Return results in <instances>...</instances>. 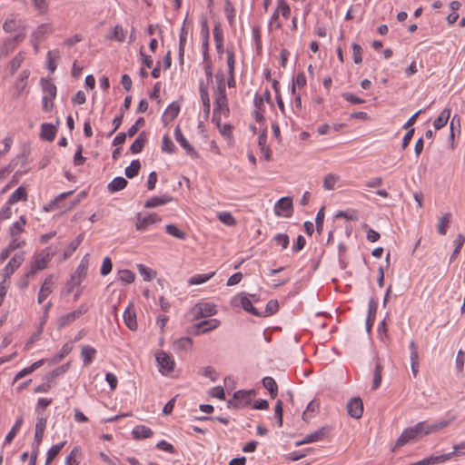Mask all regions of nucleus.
<instances>
[{
    "instance_id": "obj_3",
    "label": "nucleus",
    "mask_w": 465,
    "mask_h": 465,
    "mask_svg": "<svg viewBox=\"0 0 465 465\" xmlns=\"http://www.w3.org/2000/svg\"><path fill=\"white\" fill-rule=\"evenodd\" d=\"M219 325L220 321L217 319L204 320L188 328L187 332L189 334L200 335L216 329Z\"/></svg>"
},
{
    "instance_id": "obj_1",
    "label": "nucleus",
    "mask_w": 465,
    "mask_h": 465,
    "mask_svg": "<svg viewBox=\"0 0 465 465\" xmlns=\"http://www.w3.org/2000/svg\"><path fill=\"white\" fill-rule=\"evenodd\" d=\"M454 419L455 418L453 417L450 420H442L431 424L420 421L412 427L405 429L398 438L392 451H395L397 448L402 447L407 443L417 441L423 436L439 431L440 430L449 426Z\"/></svg>"
},
{
    "instance_id": "obj_62",
    "label": "nucleus",
    "mask_w": 465,
    "mask_h": 465,
    "mask_svg": "<svg viewBox=\"0 0 465 465\" xmlns=\"http://www.w3.org/2000/svg\"><path fill=\"white\" fill-rule=\"evenodd\" d=\"M277 244H280L282 250L286 249L289 245L290 239L286 233H278L272 239Z\"/></svg>"
},
{
    "instance_id": "obj_54",
    "label": "nucleus",
    "mask_w": 465,
    "mask_h": 465,
    "mask_svg": "<svg viewBox=\"0 0 465 465\" xmlns=\"http://www.w3.org/2000/svg\"><path fill=\"white\" fill-rule=\"evenodd\" d=\"M464 242H465V237L461 233H459L454 241V243L456 246H455V249L450 256V262H452V260L455 259L456 256L460 253V249L463 246Z\"/></svg>"
},
{
    "instance_id": "obj_9",
    "label": "nucleus",
    "mask_w": 465,
    "mask_h": 465,
    "mask_svg": "<svg viewBox=\"0 0 465 465\" xmlns=\"http://www.w3.org/2000/svg\"><path fill=\"white\" fill-rule=\"evenodd\" d=\"M292 199L291 197L281 198L274 206V212L277 216L291 217L292 214Z\"/></svg>"
},
{
    "instance_id": "obj_18",
    "label": "nucleus",
    "mask_w": 465,
    "mask_h": 465,
    "mask_svg": "<svg viewBox=\"0 0 465 465\" xmlns=\"http://www.w3.org/2000/svg\"><path fill=\"white\" fill-rule=\"evenodd\" d=\"M238 297L240 298L241 305L245 312L257 317H262L263 315L262 312H259L255 307H253L252 301L246 294L241 293L235 299Z\"/></svg>"
},
{
    "instance_id": "obj_29",
    "label": "nucleus",
    "mask_w": 465,
    "mask_h": 465,
    "mask_svg": "<svg viewBox=\"0 0 465 465\" xmlns=\"http://www.w3.org/2000/svg\"><path fill=\"white\" fill-rule=\"evenodd\" d=\"M450 117V110L449 108H445L441 111L440 115L434 120L433 126L436 130H440L444 127L448 120Z\"/></svg>"
},
{
    "instance_id": "obj_21",
    "label": "nucleus",
    "mask_w": 465,
    "mask_h": 465,
    "mask_svg": "<svg viewBox=\"0 0 465 465\" xmlns=\"http://www.w3.org/2000/svg\"><path fill=\"white\" fill-rule=\"evenodd\" d=\"M377 308H378V306H377L376 302L374 301V299L371 298L369 301L368 315H367V319H366V331L368 333H371V328H372V325L375 321Z\"/></svg>"
},
{
    "instance_id": "obj_12",
    "label": "nucleus",
    "mask_w": 465,
    "mask_h": 465,
    "mask_svg": "<svg viewBox=\"0 0 465 465\" xmlns=\"http://www.w3.org/2000/svg\"><path fill=\"white\" fill-rule=\"evenodd\" d=\"M348 414L354 418L360 419L363 413V403L360 397H354L351 399L347 403Z\"/></svg>"
},
{
    "instance_id": "obj_40",
    "label": "nucleus",
    "mask_w": 465,
    "mask_h": 465,
    "mask_svg": "<svg viewBox=\"0 0 465 465\" xmlns=\"http://www.w3.org/2000/svg\"><path fill=\"white\" fill-rule=\"evenodd\" d=\"M451 214L450 213H445L439 219V223L437 225V231L440 235H445L447 233V229L449 227V223L450 221Z\"/></svg>"
},
{
    "instance_id": "obj_48",
    "label": "nucleus",
    "mask_w": 465,
    "mask_h": 465,
    "mask_svg": "<svg viewBox=\"0 0 465 465\" xmlns=\"http://www.w3.org/2000/svg\"><path fill=\"white\" fill-rule=\"evenodd\" d=\"M278 310H279L278 301L277 300H270L266 304L265 311L262 312L263 314L262 317L273 315L274 313H276L278 312Z\"/></svg>"
},
{
    "instance_id": "obj_19",
    "label": "nucleus",
    "mask_w": 465,
    "mask_h": 465,
    "mask_svg": "<svg viewBox=\"0 0 465 465\" xmlns=\"http://www.w3.org/2000/svg\"><path fill=\"white\" fill-rule=\"evenodd\" d=\"M56 132L57 130L54 124L47 123L42 124L40 138L44 141L53 142L55 138Z\"/></svg>"
},
{
    "instance_id": "obj_57",
    "label": "nucleus",
    "mask_w": 465,
    "mask_h": 465,
    "mask_svg": "<svg viewBox=\"0 0 465 465\" xmlns=\"http://www.w3.org/2000/svg\"><path fill=\"white\" fill-rule=\"evenodd\" d=\"M81 454V450L78 447H74L66 458L65 465H78L79 461L76 458Z\"/></svg>"
},
{
    "instance_id": "obj_49",
    "label": "nucleus",
    "mask_w": 465,
    "mask_h": 465,
    "mask_svg": "<svg viewBox=\"0 0 465 465\" xmlns=\"http://www.w3.org/2000/svg\"><path fill=\"white\" fill-rule=\"evenodd\" d=\"M69 363L63 364L54 370H53L51 372H49L45 379L48 381L54 380L58 376L62 375L63 373L66 372L69 369Z\"/></svg>"
},
{
    "instance_id": "obj_39",
    "label": "nucleus",
    "mask_w": 465,
    "mask_h": 465,
    "mask_svg": "<svg viewBox=\"0 0 465 465\" xmlns=\"http://www.w3.org/2000/svg\"><path fill=\"white\" fill-rule=\"evenodd\" d=\"M26 223L25 217L24 215L20 216L19 220L13 223L10 227V235L12 237H16L24 231V226Z\"/></svg>"
},
{
    "instance_id": "obj_31",
    "label": "nucleus",
    "mask_w": 465,
    "mask_h": 465,
    "mask_svg": "<svg viewBox=\"0 0 465 465\" xmlns=\"http://www.w3.org/2000/svg\"><path fill=\"white\" fill-rule=\"evenodd\" d=\"M27 200V193L26 190L20 186L18 187L9 197L7 201V204H15L18 203L19 201H26Z\"/></svg>"
},
{
    "instance_id": "obj_52",
    "label": "nucleus",
    "mask_w": 465,
    "mask_h": 465,
    "mask_svg": "<svg viewBox=\"0 0 465 465\" xmlns=\"http://www.w3.org/2000/svg\"><path fill=\"white\" fill-rule=\"evenodd\" d=\"M193 345V340L190 337H183L174 341V348L178 350H188Z\"/></svg>"
},
{
    "instance_id": "obj_16",
    "label": "nucleus",
    "mask_w": 465,
    "mask_h": 465,
    "mask_svg": "<svg viewBox=\"0 0 465 465\" xmlns=\"http://www.w3.org/2000/svg\"><path fill=\"white\" fill-rule=\"evenodd\" d=\"M180 113V105L176 102L172 103L165 110L163 115V123L164 125H168L173 122Z\"/></svg>"
},
{
    "instance_id": "obj_5",
    "label": "nucleus",
    "mask_w": 465,
    "mask_h": 465,
    "mask_svg": "<svg viewBox=\"0 0 465 465\" xmlns=\"http://www.w3.org/2000/svg\"><path fill=\"white\" fill-rule=\"evenodd\" d=\"M87 311H88V308L85 305L82 304L78 307V309H76L67 314L62 315L57 320V328L59 330H61V329L64 328L65 326L70 325L76 319H78L82 315L85 314L87 312Z\"/></svg>"
},
{
    "instance_id": "obj_11",
    "label": "nucleus",
    "mask_w": 465,
    "mask_h": 465,
    "mask_svg": "<svg viewBox=\"0 0 465 465\" xmlns=\"http://www.w3.org/2000/svg\"><path fill=\"white\" fill-rule=\"evenodd\" d=\"M24 261H25V252H24L15 253L11 258V260L9 261V262L5 265V267L4 269L5 278V279L9 278L15 272V270L21 266V264L23 263Z\"/></svg>"
},
{
    "instance_id": "obj_20",
    "label": "nucleus",
    "mask_w": 465,
    "mask_h": 465,
    "mask_svg": "<svg viewBox=\"0 0 465 465\" xmlns=\"http://www.w3.org/2000/svg\"><path fill=\"white\" fill-rule=\"evenodd\" d=\"M124 321L125 325L132 331L137 329L136 313L132 305H129L124 312Z\"/></svg>"
},
{
    "instance_id": "obj_14",
    "label": "nucleus",
    "mask_w": 465,
    "mask_h": 465,
    "mask_svg": "<svg viewBox=\"0 0 465 465\" xmlns=\"http://www.w3.org/2000/svg\"><path fill=\"white\" fill-rule=\"evenodd\" d=\"M193 311L195 319L209 317L216 313L215 306L212 303H198L193 307Z\"/></svg>"
},
{
    "instance_id": "obj_27",
    "label": "nucleus",
    "mask_w": 465,
    "mask_h": 465,
    "mask_svg": "<svg viewBox=\"0 0 465 465\" xmlns=\"http://www.w3.org/2000/svg\"><path fill=\"white\" fill-rule=\"evenodd\" d=\"M185 21L181 28L180 38H179V62L181 64H183L184 49L186 45L187 30L185 28Z\"/></svg>"
},
{
    "instance_id": "obj_34",
    "label": "nucleus",
    "mask_w": 465,
    "mask_h": 465,
    "mask_svg": "<svg viewBox=\"0 0 465 465\" xmlns=\"http://www.w3.org/2000/svg\"><path fill=\"white\" fill-rule=\"evenodd\" d=\"M53 32V28L49 24H43L37 27L35 31L33 32L32 37L35 40H42L45 37V35L51 34Z\"/></svg>"
},
{
    "instance_id": "obj_35",
    "label": "nucleus",
    "mask_w": 465,
    "mask_h": 465,
    "mask_svg": "<svg viewBox=\"0 0 465 465\" xmlns=\"http://www.w3.org/2000/svg\"><path fill=\"white\" fill-rule=\"evenodd\" d=\"M213 37H214V41L216 44V49H217L218 54L223 53V31L220 28L219 24L214 25Z\"/></svg>"
},
{
    "instance_id": "obj_17",
    "label": "nucleus",
    "mask_w": 465,
    "mask_h": 465,
    "mask_svg": "<svg viewBox=\"0 0 465 465\" xmlns=\"http://www.w3.org/2000/svg\"><path fill=\"white\" fill-rule=\"evenodd\" d=\"M41 87L43 90L44 95H47L50 101H53L56 96V85L51 79L42 78L40 80Z\"/></svg>"
},
{
    "instance_id": "obj_45",
    "label": "nucleus",
    "mask_w": 465,
    "mask_h": 465,
    "mask_svg": "<svg viewBox=\"0 0 465 465\" xmlns=\"http://www.w3.org/2000/svg\"><path fill=\"white\" fill-rule=\"evenodd\" d=\"M30 75L29 70H23L15 83V88L18 90L19 94L25 88L27 84V79Z\"/></svg>"
},
{
    "instance_id": "obj_50",
    "label": "nucleus",
    "mask_w": 465,
    "mask_h": 465,
    "mask_svg": "<svg viewBox=\"0 0 465 465\" xmlns=\"http://www.w3.org/2000/svg\"><path fill=\"white\" fill-rule=\"evenodd\" d=\"M176 147L169 135H164L162 142V151L167 153H173Z\"/></svg>"
},
{
    "instance_id": "obj_30",
    "label": "nucleus",
    "mask_w": 465,
    "mask_h": 465,
    "mask_svg": "<svg viewBox=\"0 0 465 465\" xmlns=\"http://www.w3.org/2000/svg\"><path fill=\"white\" fill-rule=\"evenodd\" d=\"M262 385L263 387L268 390L271 397L272 399H275L278 395V385L273 378L272 377H264L262 379Z\"/></svg>"
},
{
    "instance_id": "obj_60",
    "label": "nucleus",
    "mask_w": 465,
    "mask_h": 465,
    "mask_svg": "<svg viewBox=\"0 0 465 465\" xmlns=\"http://www.w3.org/2000/svg\"><path fill=\"white\" fill-rule=\"evenodd\" d=\"M305 84H306V76L303 72H301L293 79V84H292V94H295L296 86L303 87Z\"/></svg>"
},
{
    "instance_id": "obj_51",
    "label": "nucleus",
    "mask_w": 465,
    "mask_h": 465,
    "mask_svg": "<svg viewBox=\"0 0 465 465\" xmlns=\"http://www.w3.org/2000/svg\"><path fill=\"white\" fill-rule=\"evenodd\" d=\"M218 219L224 224L228 226L236 225L237 222L235 218L229 212H223L218 214Z\"/></svg>"
},
{
    "instance_id": "obj_4",
    "label": "nucleus",
    "mask_w": 465,
    "mask_h": 465,
    "mask_svg": "<svg viewBox=\"0 0 465 465\" xmlns=\"http://www.w3.org/2000/svg\"><path fill=\"white\" fill-rule=\"evenodd\" d=\"M25 28H23V31L15 36L5 38L0 47V55L6 56L9 53L13 52L16 45L25 40Z\"/></svg>"
},
{
    "instance_id": "obj_25",
    "label": "nucleus",
    "mask_w": 465,
    "mask_h": 465,
    "mask_svg": "<svg viewBox=\"0 0 465 465\" xmlns=\"http://www.w3.org/2000/svg\"><path fill=\"white\" fill-rule=\"evenodd\" d=\"M147 142L146 133L141 132L135 141L130 146V152L134 154L139 153L143 149Z\"/></svg>"
},
{
    "instance_id": "obj_55",
    "label": "nucleus",
    "mask_w": 465,
    "mask_h": 465,
    "mask_svg": "<svg viewBox=\"0 0 465 465\" xmlns=\"http://www.w3.org/2000/svg\"><path fill=\"white\" fill-rule=\"evenodd\" d=\"M24 61V55L19 53L17 54L10 62V74L13 75L15 74V72L18 70V68L21 66L22 63Z\"/></svg>"
},
{
    "instance_id": "obj_41",
    "label": "nucleus",
    "mask_w": 465,
    "mask_h": 465,
    "mask_svg": "<svg viewBox=\"0 0 465 465\" xmlns=\"http://www.w3.org/2000/svg\"><path fill=\"white\" fill-rule=\"evenodd\" d=\"M141 169V163L139 160L132 161L131 164L124 170L127 178H134L138 175Z\"/></svg>"
},
{
    "instance_id": "obj_26",
    "label": "nucleus",
    "mask_w": 465,
    "mask_h": 465,
    "mask_svg": "<svg viewBox=\"0 0 465 465\" xmlns=\"http://www.w3.org/2000/svg\"><path fill=\"white\" fill-rule=\"evenodd\" d=\"M51 260V255L49 252L46 254H39L35 255L34 257V261L31 262V264L35 268L37 271H42L46 268L48 262Z\"/></svg>"
},
{
    "instance_id": "obj_32",
    "label": "nucleus",
    "mask_w": 465,
    "mask_h": 465,
    "mask_svg": "<svg viewBox=\"0 0 465 465\" xmlns=\"http://www.w3.org/2000/svg\"><path fill=\"white\" fill-rule=\"evenodd\" d=\"M96 350L94 347L89 345H84L82 347L81 356L83 358V361L84 365H89L93 362L94 358L95 356Z\"/></svg>"
},
{
    "instance_id": "obj_28",
    "label": "nucleus",
    "mask_w": 465,
    "mask_h": 465,
    "mask_svg": "<svg viewBox=\"0 0 465 465\" xmlns=\"http://www.w3.org/2000/svg\"><path fill=\"white\" fill-rule=\"evenodd\" d=\"M128 184V181L124 177H115L111 183H108L107 189L110 193H116L124 189Z\"/></svg>"
},
{
    "instance_id": "obj_44",
    "label": "nucleus",
    "mask_w": 465,
    "mask_h": 465,
    "mask_svg": "<svg viewBox=\"0 0 465 465\" xmlns=\"http://www.w3.org/2000/svg\"><path fill=\"white\" fill-rule=\"evenodd\" d=\"M381 372H382V365L380 362H377L375 365V368H374V371H373V384H372L373 391L377 390L381 383V379H382Z\"/></svg>"
},
{
    "instance_id": "obj_61",
    "label": "nucleus",
    "mask_w": 465,
    "mask_h": 465,
    "mask_svg": "<svg viewBox=\"0 0 465 465\" xmlns=\"http://www.w3.org/2000/svg\"><path fill=\"white\" fill-rule=\"evenodd\" d=\"M224 13L229 23L232 25L233 23L235 10L230 0H226L224 4Z\"/></svg>"
},
{
    "instance_id": "obj_22",
    "label": "nucleus",
    "mask_w": 465,
    "mask_h": 465,
    "mask_svg": "<svg viewBox=\"0 0 465 465\" xmlns=\"http://www.w3.org/2000/svg\"><path fill=\"white\" fill-rule=\"evenodd\" d=\"M53 275H49L48 277L45 278L38 293V303H42L47 298V296L53 292Z\"/></svg>"
},
{
    "instance_id": "obj_47",
    "label": "nucleus",
    "mask_w": 465,
    "mask_h": 465,
    "mask_svg": "<svg viewBox=\"0 0 465 465\" xmlns=\"http://www.w3.org/2000/svg\"><path fill=\"white\" fill-rule=\"evenodd\" d=\"M339 176L329 173L324 177L323 181V188L327 191L333 190L335 188V184L339 181Z\"/></svg>"
},
{
    "instance_id": "obj_8",
    "label": "nucleus",
    "mask_w": 465,
    "mask_h": 465,
    "mask_svg": "<svg viewBox=\"0 0 465 465\" xmlns=\"http://www.w3.org/2000/svg\"><path fill=\"white\" fill-rule=\"evenodd\" d=\"M329 432H330V428L328 426H323V427L318 429L317 430L306 435L302 440H298L295 443V445L298 447V446H301L303 444H309V443L322 440L328 436Z\"/></svg>"
},
{
    "instance_id": "obj_53",
    "label": "nucleus",
    "mask_w": 465,
    "mask_h": 465,
    "mask_svg": "<svg viewBox=\"0 0 465 465\" xmlns=\"http://www.w3.org/2000/svg\"><path fill=\"white\" fill-rule=\"evenodd\" d=\"M44 434L45 433H43V432L35 431V436H34V441L32 443V451H31V453H35V455L39 454L40 445L42 443V440H43V438H44Z\"/></svg>"
},
{
    "instance_id": "obj_36",
    "label": "nucleus",
    "mask_w": 465,
    "mask_h": 465,
    "mask_svg": "<svg viewBox=\"0 0 465 465\" xmlns=\"http://www.w3.org/2000/svg\"><path fill=\"white\" fill-rule=\"evenodd\" d=\"M24 422L23 417H19L5 439V444H10L18 433Z\"/></svg>"
},
{
    "instance_id": "obj_13",
    "label": "nucleus",
    "mask_w": 465,
    "mask_h": 465,
    "mask_svg": "<svg viewBox=\"0 0 465 465\" xmlns=\"http://www.w3.org/2000/svg\"><path fill=\"white\" fill-rule=\"evenodd\" d=\"M135 227L138 231L145 230L149 224H153L161 221V217L156 213H149L148 215L142 216L138 213L136 216Z\"/></svg>"
},
{
    "instance_id": "obj_37",
    "label": "nucleus",
    "mask_w": 465,
    "mask_h": 465,
    "mask_svg": "<svg viewBox=\"0 0 465 465\" xmlns=\"http://www.w3.org/2000/svg\"><path fill=\"white\" fill-rule=\"evenodd\" d=\"M60 58V52L58 50L49 51L46 54L47 68L51 73L56 70L55 60Z\"/></svg>"
},
{
    "instance_id": "obj_43",
    "label": "nucleus",
    "mask_w": 465,
    "mask_h": 465,
    "mask_svg": "<svg viewBox=\"0 0 465 465\" xmlns=\"http://www.w3.org/2000/svg\"><path fill=\"white\" fill-rule=\"evenodd\" d=\"M83 240L82 235H78L73 242H70L67 249L64 252V260L68 259L74 252L79 247Z\"/></svg>"
},
{
    "instance_id": "obj_56",
    "label": "nucleus",
    "mask_w": 465,
    "mask_h": 465,
    "mask_svg": "<svg viewBox=\"0 0 465 465\" xmlns=\"http://www.w3.org/2000/svg\"><path fill=\"white\" fill-rule=\"evenodd\" d=\"M276 11L281 13L286 19H288L291 15V8L286 0H278Z\"/></svg>"
},
{
    "instance_id": "obj_46",
    "label": "nucleus",
    "mask_w": 465,
    "mask_h": 465,
    "mask_svg": "<svg viewBox=\"0 0 465 465\" xmlns=\"http://www.w3.org/2000/svg\"><path fill=\"white\" fill-rule=\"evenodd\" d=\"M166 232L177 239L184 240L186 238V233L183 231H181L176 225L174 224H168L165 227Z\"/></svg>"
},
{
    "instance_id": "obj_7",
    "label": "nucleus",
    "mask_w": 465,
    "mask_h": 465,
    "mask_svg": "<svg viewBox=\"0 0 465 465\" xmlns=\"http://www.w3.org/2000/svg\"><path fill=\"white\" fill-rule=\"evenodd\" d=\"M156 361L160 367V371L163 374H167L174 370V361L165 351H161L155 355Z\"/></svg>"
},
{
    "instance_id": "obj_24",
    "label": "nucleus",
    "mask_w": 465,
    "mask_h": 465,
    "mask_svg": "<svg viewBox=\"0 0 465 465\" xmlns=\"http://www.w3.org/2000/svg\"><path fill=\"white\" fill-rule=\"evenodd\" d=\"M153 431L145 425H137L132 430V435L135 440H143L153 436Z\"/></svg>"
},
{
    "instance_id": "obj_63",
    "label": "nucleus",
    "mask_w": 465,
    "mask_h": 465,
    "mask_svg": "<svg viewBox=\"0 0 465 465\" xmlns=\"http://www.w3.org/2000/svg\"><path fill=\"white\" fill-rule=\"evenodd\" d=\"M119 277L120 280L125 283H132L135 279L134 273L130 270L119 271Z\"/></svg>"
},
{
    "instance_id": "obj_15",
    "label": "nucleus",
    "mask_w": 465,
    "mask_h": 465,
    "mask_svg": "<svg viewBox=\"0 0 465 465\" xmlns=\"http://www.w3.org/2000/svg\"><path fill=\"white\" fill-rule=\"evenodd\" d=\"M174 137H175L176 141L180 143V145L186 151L187 154H189L194 158L198 157L197 152L195 151L193 146L191 145L190 143L183 136L179 125H177L175 127Z\"/></svg>"
},
{
    "instance_id": "obj_58",
    "label": "nucleus",
    "mask_w": 465,
    "mask_h": 465,
    "mask_svg": "<svg viewBox=\"0 0 465 465\" xmlns=\"http://www.w3.org/2000/svg\"><path fill=\"white\" fill-rule=\"evenodd\" d=\"M138 270L144 281H151L153 277L155 276L156 274L155 272H153L152 269L146 267L143 264H139Z\"/></svg>"
},
{
    "instance_id": "obj_2",
    "label": "nucleus",
    "mask_w": 465,
    "mask_h": 465,
    "mask_svg": "<svg viewBox=\"0 0 465 465\" xmlns=\"http://www.w3.org/2000/svg\"><path fill=\"white\" fill-rule=\"evenodd\" d=\"M255 394L254 390L250 391H237L233 393L232 400L228 401V407L239 409L251 403V396Z\"/></svg>"
},
{
    "instance_id": "obj_23",
    "label": "nucleus",
    "mask_w": 465,
    "mask_h": 465,
    "mask_svg": "<svg viewBox=\"0 0 465 465\" xmlns=\"http://www.w3.org/2000/svg\"><path fill=\"white\" fill-rule=\"evenodd\" d=\"M173 200V197L171 195H168V194H164L162 196H154L145 202L144 207L145 208H154V207L171 203Z\"/></svg>"
},
{
    "instance_id": "obj_38",
    "label": "nucleus",
    "mask_w": 465,
    "mask_h": 465,
    "mask_svg": "<svg viewBox=\"0 0 465 465\" xmlns=\"http://www.w3.org/2000/svg\"><path fill=\"white\" fill-rule=\"evenodd\" d=\"M200 94L203 105V112L206 115H208L211 109V104L207 87H205L203 84L200 85Z\"/></svg>"
},
{
    "instance_id": "obj_42",
    "label": "nucleus",
    "mask_w": 465,
    "mask_h": 465,
    "mask_svg": "<svg viewBox=\"0 0 465 465\" xmlns=\"http://www.w3.org/2000/svg\"><path fill=\"white\" fill-rule=\"evenodd\" d=\"M214 274H215V272H213L207 273V274H197V275H194V276H193V277H191L189 279L188 283L190 285H196V284L204 283L207 281H209L211 278H213Z\"/></svg>"
},
{
    "instance_id": "obj_10",
    "label": "nucleus",
    "mask_w": 465,
    "mask_h": 465,
    "mask_svg": "<svg viewBox=\"0 0 465 465\" xmlns=\"http://www.w3.org/2000/svg\"><path fill=\"white\" fill-rule=\"evenodd\" d=\"M214 109L223 110L225 116L229 115V107L225 87H217L215 91Z\"/></svg>"
},
{
    "instance_id": "obj_6",
    "label": "nucleus",
    "mask_w": 465,
    "mask_h": 465,
    "mask_svg": "<svg viewBox=\"0 0 465 465\" xmlns=\"http://www.w3.org/2000/svg\"><path fill=\"white\" fill-rule=\"evenodd\" d=\"M89 266V254H85L75 272L71 275L69 280V284H73V286L79 285L82 281L86 277L87 270Z\"/></svg>"
},
{
    "instance_id": "obj_64",
    "label": "nucleus",
    "mask_w": 465,
    "mask_h": 465,
    "mask_svg": "<svg viewBox=\"0 0 465 465\" xmlns=\"http://www.w3.org/2000/svg\"><path fill=\"white\" fill-rule=\"evenodd\" d=\"M353 51V61L355 64H361L362 62V48L360 45L353 43L351 45Z\"/></svg>"
},
{
    "instance_id": "obj_33",
    "label": "nucleus",
    "mask_w": 465,
    "mask_h": 465,
    "mask_svg": "<svg viewBox=\"0 0 465 465\" xmlns=\"http://www.w3.org/2000/svg\"><path fill=\"white\" fill-rule=\"evenodd\" d=\"M23 28H25L20 22L16 21L14 18H7L3 25V29L6 33H12L15 31L22 32Z\"/></svg>"
},
{
    "instance_id": "obj_59",
    "label": "nucleus",
    "mask_w": 465,
    "mask_h": 465,
    "mask_svg": "<svg viewBox=\"0 0 465 465\" xmlns=\"http://www.w3.org/2000/svg\"><path fill=\"white\" fill-rule=\"evenodd\" d=\"M65 445V441L52 446L47 451V458L49 460H54L56 456L60 453L61 450Z\"/></svg>"
}]
</instances>
